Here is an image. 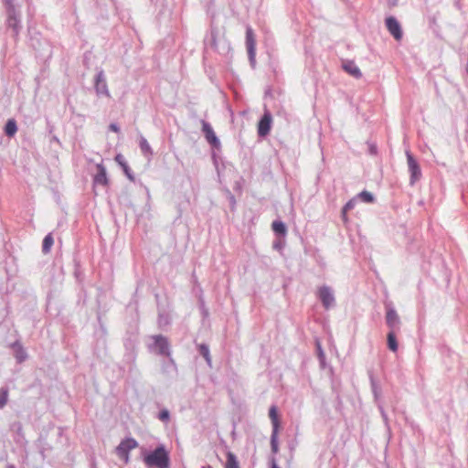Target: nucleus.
I'll list each match as a JSON object with an SVG mask.
<instances>
[{
  "mask_svg": "<svg viewBox=\"0 0 468 468\" xmlns=\"http://www.w3.org/2000/svg\"><path fill=\"white\" fill-rule=\"evenodd\" d=\"M3 2L6 11V27L11 29L13 37L17 38L22 29L19 5L16 4V0H3Z\"/></svg>",
  "mask_w": 468,
  "mask_h": 468,
  "instance_id": "nucleus-1",
  "label": "nucleus"
},
{
  "mask_svg": "<svg viewBox=\"0 0 468 468\" xmlns=\"http://www.w3.org/2000/svg\"><path fill=\"white\" fill-rule=\"evenodd\" d=\"M466 71H467V73H468V65H467V67H466Z\"/></svg>",
  "mask_w": 468,
  "mask_h": 468,
  "instance_id": "nucleus-39",
  "label": "nucleus"
},
{
  "mask_svg": "<svg viewBox=\"0 0 468 468\" xmlns=\"http://www.w3.org/2000/svg\"><path fill=\"white\" fill-rule=\"evenodd\" d=\"M357 197L367 203H372L375 199L374 196L370 192L366 190L360 192Z\"/></svg>",
  "mask_w": 468,
  "mask_h": 468,
  "instance_id": "nucleus-27",
  "label": "nucleus"
},
{
  "mask_svg": "<svg viewBox=\"0 0 468 468\" xmlns=\"http://www.w3.org/2000/svg\"><path fill=\"white\" fill-rule=\"evenodd\" d=\"M370 381H371V388H372L374 397L376 399H378V398L380 396V388L373 377L370 378Z\"/></svg>",
  "mask_w": 468,
  "mask_h": 468,
  "instance_id": "nucleus-29",
  "label": "nucleus"
},
{
  "mask_svg": "<svg viewBox=\"0 0 468 468\" xmlns=\"http://www.w3.org/2000/svg\"><path fill=\"white\" fill-rule=\"evenodd\" d=\"M198 351L200 355L205 358L207 363L210 366L211 365V356L209 353L208 346L206 344H200L198 345Z\"/></svg>",
  "mask_w": 468,
  "mask_h": 468,
  "instance_id": "nucleus-23",
  "label": "nucleus"
},
{
  "mask_svg": "<svg viewBox=\"0 0 468 468\" xmlns=\"http://www.w3.org/2000/svg\"><path fill=\"white\" fill-rule=\"evenodd\" d=\"M385 22L388 32L396 40L399 41L402 38L403 32L399 21L394 16H388Z\"/></svg>",
  "mask_w": 468,
  "mask_h": 468,
  "instance_id": "nucleus-11",
  "label": "nucleus"
},
{
  "mask_svg": "<svg viewBox=\"0 0 468 468\" xmlns=\"http://www.w3.org/2000/svg\"><path fill=\"white\" fill-rule=\"evenodd\" d=\"M271 122V113L266 110L258 123V134L260 137H265L270 133Z\"/></svg>",
  "mask_w": 468,
  "mask_h": 468,
  "instance_id": "nucleus-8",
  "label": "nucleus"
},
{
  "mask_svg": "<svg viewBox=\"0 0 468 468\" xmlns=\"http://www.w3.org/2000/svg\"><path fill=\"white\" fill-rule=\"evenodd\" d=\"M94 89L97 96H105L110 98L111 94L108 89L104 71L101 69L95 76L94 79Z\"/></svg>",
  "mask_w": 468,
  "mask_h": 468,
  "instance_id": "nucleus-6",
  "label": "nucleus"
},
{
  "mask_svg": "<svg viewBox=\"0 0 468 468\" xmlns=\"http://www.w3.org/2000/svg\"><path fill=\"white\" fill-rule=\"evenodd\" d=\"M12 347L15 349V356L18 363H22L27 359V354L18 341L13 343Z\"/></svg>",
  "mask_w": 468,
  "mask_h": 468,
  "instance_id": "nucleus-16",
  "label": "nucleus"
},
{
  "mask_svg": "<svg viewBox=\"0 0 468 468\" xmlns=\"http://www.w3.org/2000/svg\"><path fill=\"white\" fill-rule=\"evenodd\" d=\"M201 124L202 132L204 133L205 138L207 141V143L210 144L213 147L218 149L220 147V142L217 135L215 134L211 125L204 120L201 121Z\"/></svg>",
  "mask_w": 468,
  "mask_h": 468,
  "instance_id": "nucleus-10",
  "label": "nucleus"
},
{
  "mask_svg": "<svg viewBox=\"0 0 468 468\" xmlns=\"http://www.w3.org/2000/svg\"><path fill=\"white\" fill-rule=\"evenodd\" d=\"M409 171L410 173V184H415L420 178L421 172L420 165L410 151H406Z\"/></svg>",
  "mask_w": 468,
  "mask_h": 468,
  "instance_id": "nucleus-7",
  "label": "nucleus"
},
{
  "mask_svg": "<svg viewBox=\"0 0 468 468\" xmlns=\"http://www.w3.org/2000/svg\"><path fill=\"white\" fill-rule=\"evenodd\" d=\"M370 152H371L372 154H375V153H376V147H371V148H370Z\"/></svg>",
  "mask_w": 468,
  "mask_h": 468,
  "instance_id": "nucleus-37",
  "label": "nucleus"
},
{
  "mask_svg": "<svg viewBox=\"0 0 468 468\" xmlns=\"http://www.w3.org/2000/svg\"><path fill=\"white\" fill-rule=\"evenodd\" d=\"M138 447V442L135 439L128 437L122 440L116 447V454L124 461L125 463L130 462V451Z\"/></svg>",
  "mask_w": 468,
  "mask_h": 468,
  "instance_id": "nucleus-4",
  "label": "nucleus"
},
{
  "mask_svg": "<svg viewBox=\"0 0 468 468\" xmlns=\"http://www.w3.org/2000/svg\"><path fill=\"white\" fill-rule=\"evenodd\" d=\"M201 468H212L210 465H204Z\"/></svg>",
  "mask_w": 468,
  "mask_h": 468,
  "instance_id": "nucleus-38",
  "label": "nucleus"
},
{
  "mask_svg": "<svg viewBox=\"0 0 468 468\" xmlns=\"http://www.w3.org/2000/svg\"><path fill=\"white\" fill-rule=\"evenodd\" d=\"M386 323L390 331L399 327L400 320L397 312L393 308H388L386 314Z\"/></svg>",
  "mask_w": 468,
  "mask_h": 468,
  "instance_id": "nucleus-12",
  "label": "nucleus"
},
{
  "mask_svg": "<svg viewBox=\"0 0 468 468\" xmlns=\"http://www.w3.org/2000/svg\"><path fill=\"white\" fill-rule=\"evenodd\" d=\"M273 248L276 249V250H281L282 249V244L281 242H275L273 244Z\"/></svg>",
  "mask_w": 468,
  "mask_h": 468,
  "instance_id": "nucleus-36",
  "label": "nucleus"
},
{
  "mask_svg": "<svg viewBox=\"0 0 468 468\" xmlns=\"http://www.w3.org/2000/svg\"><path fill=\"white\" fill-rule=\"evenodd\" d=\"M269 417L271 420L272 431H279L280 422L278 419L277 407L272 405L269 410Z\"/></svg>",
  "mask_w": 468,
  "mask_h": 468,
  "instance_id": "nucleus-18",
  "label": "nucleus"
},
{
  "mask_svg": "<svg viewBox=\"0 0 468 468\" xmlns=\"http://www.w3.org/2000/svg\"><path fill=\"white\" fill-rule=\"evenodd\" d=\"M246 47L250 63L254 67L256 64V39L254 32L250 26L246 27Z\"/></svg>",
  "mask_w": 468,
  "mask_h": 468,
  "instance_id": "nucleus-5",
  "label": "nucleus"
},
{
  "mask_svg": "<svg viewBox=\"0 0 468 468\" xmlns=\"http://www.w3.org/2000/svg\"><path fill=\"white\" fill-rule=\"evenodd\" d=\"M378 409H379V410H380V413H381V415H382L383 419L387 421L388 417H387V414H386V412H385V410H384L383 407H382L381 405H378Z\"/></svg>",
  "mask_w": 468,
  "mask_h": 468,
  "instance_id": "nucleus-33",
  "label": "nucleus"
},
{
  "mask_svg": "<svg viewBox=\"0 0 468 468\" xmlns=\"http://www.w3.org/2000/svg\"><path fill=\"white\" fill-rule=\"evenodd\" d=\"M271 227L272 230L278 235L284 237L287 233V228L282 221H273Z\"/></svg>",
  "mask_w": 468,
  "mask_h": 468,
  "instance_id": "nucleus-21",
  "label": "nucleus"
},
{
  "mask_svg": "<svg viewBox=\"0 0 468 468\" xmlns=\"http://www.w3.org/2000/svg\"><path fill=\"white\" fill-rule=\"evenodd\" d=\"M17 132V124L15 119H8L5 125V133L8 137H13Z\"/></svg>",
  "mask_w": 468,
  "mask_h": 468,
  "instance_id": "nucleus-19",
  "label": "nucleus"
},
{
  "mask_svg": "<svg viewBox=\"0 0 468 468\" xmlns=\"http://www.w3.org/2000/svg\"><path fill=\"white\" fill-rule=\"evenodd\" d=\"M151 338L154 342L152 345H150L149 348L158 355L169 357L170 363L176 366L174 359L171 357L170 344L167 337L162 335H155Z\"/></svg>",
  "mask_w": 468,
  "mask_h": 468,
  "instance_id": "nucleus-3",
  "label": "nucleus"
},
{
  "mask_svg": "<svg viewBox=\"0 0 468 468\" xmlns=\"http://www.w3.org/2000/svg\"><path fill=\"white\" fill-rule=\"evenodd\" d=\"M271 468H280L278 465H277V463H276V460L275 458H271Z\"/></svg>",
  "mask_w": 468,
  "mask_h": 468,
  "instance_id": "nucleus-35",
  "label": "nucleus"
},
{
  "mask_svg": "<svg viewBox=\"0 0 468 468\" xmlns=\"http://www.w3.org/2000/svg\"><path fill=\"white\" fill-rule=\"evenodd\" d=\"M158 419L162 421L167 422L170 420L169 410L166 409L162 410L158 414Z\"/></svg>",
  "mask_w": 468,
  "mask_h": 468,
  "instance_id": "nucleus-30",
  "label": "nucleus"
},
{
  "mask_svg": "<svg viewBox=\"0 0 468 468\" xmlns=\"http://www.w3.org/2000/svg\"><path fill=\"white\" fill-rule=\"evenodd\" d=\"M355 204H356V200L351 199L343 207L342 217H343L344 220H346V213L348 210H351L355 207Z\"/></svg>",
  "mask_w": 468,
  "mask_h": 468,
  "instance_id": "nucleus-28",
  "label": "nucleus"
},
{
  "mask_svg": "<svg viewBox=\"0 0 468 468\" xmlns=\"http://www.w3.org/2000/svg\"><path fill=\"white\" fill-rule=\"evenodd\" d=\"M278 433H279V431H272L271 435V452L273 453H277L279 451Z\"/></svg>",
  "mask_w": 468,
  "mask_h": 468,
  "instance_id": "nucleus-25",
  "label": "nucleus"
},
{
  "mask_svg": "<svg viewBox=\"0 0 468 468\" xmlns=\"http://www.w3.org/2000/svg\"><path fill=\"white\" fill-rule=\"evenodd\" d=\"M97 174L94 176V184L107 186L109 181L107 178L106 169L102 165H97Z\"/></svg>",
  "mask_w": 468,
  "mask_h": 468,
  "instance_id": "nucleus-15",
  "label": "nucleus"
},
{
  "mask_svg": "<svg viewBox=\"0 0 468 468\" xmlns=\"http://www.w3.org/2000/svg\"><path fill=\"white\" fill-rule=\"evenodd\" d=\"M109 129L114 133L120 132V127L116 123H111Z\"/></svg>",
  "mask_w": 468,
  "mask_h": 468,
  "instance_id": "nucleus-32",
  "label": "nucleus"
},
{
  "mask_svg": "<svg viewBox=\"0 0 468 468\" xmlns=\"http://www.w3.org/2000/svg\"><path fill=\"white\" fill-rule=\"evenodd\" d=\"M115 161L118 163V165L122 168L123 173L128 177V179L132 182H134V176L132 173L131 168L129 167L124 156L122 154H118L115 156Z\"/></svg>",
  "mask_w": 468,
  "mask_h": 468,
  "instance_id": "nucleus-13",
  "label": "nucleus"
},
{
  "mask_svg": "<svg viewBox=\"0 0 468 468\" xmlns=\"http://www.w3.org/2000/svg\"><path fill=\"white\" fill-rule=\"evenodd\" d=\"M139 146L143 154L150 159V157L153 155V150L147 140L143 135L140 136Z\"/></svg>",
  "mask_w": 468,
  "mask_h": 468,
  "instance_id": "nucleus-17",
  "label": "nucleus"
},
{
  "mask_svg": "<svg viewBox=\"0 0 468 468\" xmlns=\"http://www.w3.org/2000/svg\"><path fill=\"white\" fill-rule=\"evenodd\" d=\"M343 69L351 76L356 79H360L362 77V73L359 68L356 65V63L352 60H347L343 63Z\"/></svg>",
  "mask_w": 468,
  "mask_h": 468,
  "instance_id": "nucleus-14",
  "label": "nucleus"
},
{
  "mask_svg": "<svg viewBox=\"0 0 468 468\" xmlns=\"http://www.w3.org/2000/svg\"><path fill=\"white\" fill-rule=\"evenodd\" d=\"M318 297L325 309H329L334 306L335 296L330 287L326 285L320 287L318 291Z\"/></svg>",
  "mask_w": 468,
  "mask_h": 468,
  "instance_id": "nucleus-9",
  "label": "nucleus"
},
{
  "mask_svg": "<svg viewBox=\"0 0 468 468\" xmlns=\"http://www.w3.org/2000/svg\"><path fill=\"white\" fill-rule=\"evenodd\" d=\"M387 338H388V348L391 351L396 352L398 350V342H397L395 332L394 331H389L388 334Z\"/></svg>",
  "mask_w": 468,
  "mask_h": 468,
  "instance_id": "nucleus-22",
  "label": "nucleus"
},
{
  "mask_svg": "<svg viewBox=\"0 0 468 468\" xmlns=\"http://www.w3.org/2000/svg\"><path fill=\"white\" fill-rule=\"evenodd\" d=\"M143 460L147 467L170 468L169 453L163 444L144 454Z\"/></svg>",
  "mask_w": 468,
  "mask_h": 468,
  "instance_id": "nucleus-2",
  "label": "nucleus"
},
{
  "mask_svg": "<svg viewBox=\"0 0 468 468\" xmlns=\"http://www.w3.org/2000/svg\"><path fill=\"white\" fill-rule=\"evenodd\" d=\"M316 350H317V355H318V357H319L321 363H324L325 355L324 353V350H323L322 346L319 341H316Z\"/></svg>",
  "mask_w": 468,
  "mask_h": 468,
  "instance_id": "nucleus-31",
  "label": "nucleus"
},
{
  "mask_svg": "<svg viewBox=\"0 0 468 468\" xmlns=\"http://www.w3.org/2000/svg\"><path fill=\"white\" fill-rule=\"evenodd\" d=\"M168 322L166 321V319H165L163 317V315H159V318H158V324L161 325V324H166Z\"/></svg>",
  "mask_w": 468,
  "mask_h": 468,
  "instance_id": "nucleus-34",
  "label": "nucleus"
},
{
  "mask_svg": "<svg viewBox=\"0 0 468 468\" xmlns=\"http://www.w3.org/2000/svg\"><path fill=\"white\" fill-rule=\"evenodd\" d=\"M8 400V388H2L0 389V409H3Z\"/></svg>",
  "mask_w": 468,
  "mask_h": 468,
  "instance_id": "nucleus-26",
  "label": "nucleus"
},
{
  "mask_svg": "<svg viewBox=\"0 0 468 468\" xmlns=\"http://www.w3.org/2000/svg\"><path fill=\"white\" fill-rule=\"evenodd\" d=\"M54 243L51 233H48L43 239L42 251L47 254L50 251L51 247Z\"/></svg>",
  "mask_w": 468,
  "mask_h": 468,
  "instance_id": "nucleus-24",
  "label": "nucleus"
},
{
  "mask_svg": "<svg viewBox=\"0 0 468 468\" xmlns=\"http://www.w3.org/2000/svg\"><path fill=\"white\" fill-rule=\"evenodd\" d=\"M225 468H239V463L236 455L230 451L227 452V461Z\"/></svg>",
  "mask_w": 468,
  "mask_h": 468,
  "instance_id": "nucleus-20",
  "label": "nucleus"
}]
</instances>
